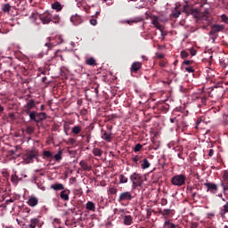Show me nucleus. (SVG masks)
I'll use <instances>...</instances> for the list:
<instances>
[{"instance_id":"f257e3e1","label":"nucleus","mask_w":228,"mask_h":228,"mask_svg":"<svg viewBox=\"0 0 228 228\" xmlns=\"http://www.w3.org/2000/svg\"><path fill=\"white\" fill-rule=\"evenodd\" d=\"M171 183L174 186H183L186 183V176L184 175H176L172 177Z\"/></svg>"},{"instance_id":"f03ea898","label":"nucleus","mask_w":228,"mask_h":228,"mask_svg":"<svg viewBox=\"0 0 228 228\" xmlns=\"http://www.w3.org/2000/svg\"><path fill=\"white\" fill-rule=\"evenodd\" d=\"M130 181L132 182L133 186H142V175L138 173L131 175Z\"/></svg>"},{"instance_id":"7ed1b4c3","label":"nucleus","mask_w":228,"mask_h":228,"mask_svg":"<svg viewBox=\"0 0 228 228\" xmlns=\"http://www.w3.org/2000/svg\"><path fill=\"white\" fill-rule=\"evenodd\" d=\"M133 200V193L131 191H125L119 195L118 202H127Z\"/></svg>"},{"instance_id":"20e7f679","label":"nucleus","mask_w":228,"mask_h":228,"mask_svg":"<svg viewBox=\"0 0 228 228\" xmlns=\"http://www.w3.org/2000/svg\"><path fill=\"white\" fill-rule=\"evenodd\" d=\"M70 22L73 23V26H79V24H83V17L78 14L72 15Z\"/></svg>"},{"instance_id":"39448f33","label":"nucleus","mask_w":228,"mask_h":228,"mask_svg":"<svg viewBox=\"0 0 228 228\" xmlns=\"http://www.w3.org/2000/svg\"><path fill=\"white\" fill-rule=\"evenodd\" d=\"M224 29H225V26L224 25H213L210 30V35H215V33H220V31H224Z\"/></svg>"},{"instance_id":"423d86ee","label":"nucleus","mask_w":228,"mask_h":228,"mask_svg":"<svg viewBox=\"0 0 228 228\" xmlns=\"http://www.w3.org/2000/svg\"><path fill=\"white\" fill-rule=\"evenodd\" d=\"M27 204L30 206V208H35L38 204V198L35 196H30L28 198V200L27 201Z\"/></svg>"},{"instance_id":"0eeeda50","label":"nucleus","mask_w":228,"mask_h":228,"mask_svg":"<svg viewBox=\"0 0 228 228\" xmlns=\"http://www.w3.org/2000/svg\"><path fill=\"white\" fill-rule=\"evenodd\" d=\"M35 100H30L26 105H25V111L27 114H29V111L35 108Z\"/></svg>"},{"instance_id":"6e6552de","label":"nucleus","mask_w":228,"mask_h":228,"mask_svg":"<svg viewBox=\"0 0 228 228\" xmlns=\"http://www.w3.org/2000/svg\"><path fill=\"white\" fill-rule=\"evenodd\" d=\"M79 166L82 169L85 170V172H90V170H92V167L88 166V162H86V160H81L79 162Z\"/></svg>"},{"instance_id":"1a4fd4ad","label":"nucleus","mask_w":228,"mask_h":228,"mask_svg":"<svg viewBox=\"0 0 228 228\" xmlns=\"http://www.w3.org/2000/svg\"><path fill=\"white\" fill-rule=\"evenodd\" d=\"M123 224L124 225H132L133 224V216L129 215H126L123 216Z\"/></svg>"},{"instance_id":"9d476101","label":"nucleus","mask_w":228,"mask_h":228,"mask_svg":"<svg viewBox=\"0 0 228 228\" xmlns=\"http://www.w3.org/2000/svg\"><path fill=\"white\" fill-rule=\"evenodd\" d=\"M142 69V62H134L131 66V72H138Z\"/></svg>"},{"instance_id":"9b49d317","label":"nucleus","mask_w":228,"mask_h":228,"mask_svg":"<svg viewBox=\"0 0 228 228\" xmlns=\"http://www.w3.org/2000/svg\"><path fill=\"white\" fill-rule=\"evenodd\" d=\"M205 186L207 187L208 191H216V190H218V187L216 186V184L212 183H206Z\"/></svg>"},{"instance_id":"f8f14e48","label":"nucleus","mask_w":228,"mask_h":228,"mask_svg":"<svg viewBox=\"0 0 228 228\" xmlns=\"http://www.w3.org/2000/svg\"><path fill=\"white\" fill-rule=\"evenodd\" d=\"M228 213V201L221 208L219 215L222 218H225V214Z\"/></svg>"},{"instance_id":"ddd939ff","label":"nucleus","mask_w":228,"mask_h":228,"mask_svg":"<svg viewBox=\"0 0 228 228\" xmlns=\"http://www.w3.org/2000/svg\"><path fill=\"white\" fill-rule=\"evenodd\" d=\"M70 194V191L69 190H63L61 192V199L62 200H69V195Z\"/></svg>"},{"instance_id":"4468645a","label":"nucleus","mask_w":228,"mask_h":228,"mask_svg":"<svg viewBox=\"0 0 228 228\" xmlns=\"http://www.w3.org/2000/svg\"><path fill=\"white\" fill-rule=\"evenodd\" d=\"M39 222H40V219H38L37 217L32 218V219H30L28 227L29 228H37V226L38 225Z\"/></svg>"},{"instance_id":"2eb2a0df","label":"nucleus","mask_w":228,"mask_h":228,"mask_svg":"<svg viewBox=\"0 0 228 228\" xmlns=\"http://www.w3.org/2000/svg\"><path fill=\"white\" fill-rule=\"evenodd\" d=\"M86 209L88 211H95V204L92 201H87L86 204Z\"/></svg>"},{"instance_id":"dca6fc26","label":"nucleus","mask_w":228,"mask_h":228,"mask_svg":"<svg viewBox=\"0 0 228 228\" xmlns=\"http://www.w3.org/2000/svg\"><path fill=\"white\" fill-rule=\"evenodd\" d=\"M62 154H63V151L60 150L57 154L53 155V159H55V161H57L58 163H60V161H61L63 158Z\"/></svg>"},{"instance_id":"f3484780","label":"nucleus","mask_w":228,"mask_h":228,"mask_svg":"<svg viewBox=\"0 0 228 228\" xmlns=\"http://www.w3.org/2000/svg\"><path fill=\"white\" fill-rule=\"evenodd\" d=\"M52 190H54L55 191H58V190H65V187L63 186V183H55L51 185Z\"/></svg>"},{"instance_id":"a211bd4d","label":"nucleus","mask_w":228,"mask_h":228,"mask_svg":"<svg viewBox=\"0 0 228 228\" xmlns=\"http://www.w3.org/2000/svg\"><path fill=\"white\" fill-rule=\"evenodd\" d=\"M102 138L105 140V142H111V133L103 132Z\"/></svg>"},{"instance_id":"6ab92c4d","label":"nucleus","mask_w":228,"mask_h":228,"mask_svg":"<svg viewBox=\"0 0 228 228\" xmlns=\"http://www.w3.org/2000/svg\"><path fill=\"white\" fill-rule=\"evenodd\" d=\"M53 10H56V12H61L62 6L59 2H55L52 4Z\"/></svg>"},{"instance_id":"aec40b11","label":"nucleus","mask_w":228,"mask_h":228,"mask_svg":"<svg viewBox=\"0 0 228 228\" xmlns=\"http://www.w3.org/2000/svg\"><path fill=\"white\" fill-rule=\"evenodd\" d=\"M12 10V5H10V4H4L2 5V11L4 13H10V11Z\"/></svg>"},{"instance_id":"412c9836","label":"nucleus","mask_w":228,"mask_h":228,"mask_svg":"<svg viewBox=\"0 0 228 228\" xmlns=\"http://www.w3.org/2000/svg\"><path fill=\"white\" fill-rule=\"evenodd\" d=\"M38 158V154L36 152H31L27 155V159L28 161H33V159H37Z\"/></svg>"},{"instance_id":"4be33fe9","label":"nucleus","mask_w":228,"mask_h":228,"mask_svg":"<svg viewBox=\"0 0 228 228\" xmlns=\"http://www.w3.org/2000/svg\"><path fill=\"white\" fill-rule=\"evenodd\" d=\"M41 22H43V24H49V22H52L51 16L50 15L43 16L41 18Z\"/></svg>"},{"instance_id":"5701e85b","label":"nucleus","mask_w":228,"mask_h":228,"mask_svg":"<svg viewBox=\"0 0 228 228\" xmlns=\"http://www.w3.org/2000/svg\"><path fill=\"white\" fill-rule=\"evenodd\" d=\"M28 116H29L30 120H34V122H40V120L37 119V112L29 111Z\"/></svg>"},{"instance_id":"b1692460","label":"nucleus","mask_w":228,"mask_h":228,"mask_svg":"<svg viewBox=\"0 0 228 228\" xmlns=\"http://www.w3.org/2000/svg\"><path fill=\"white\" fill-rule=\"evenodd\" d=\"M92 152H93L94 156H98V157L102 156V151L99 148H94Z\"/></svg>"},{"instance_id":"393cba45","label":"nucleus","mask_w":228,"mask_h":228,"mask_svg":"<svg viewBox=\"0 0 228 228\" xmlns=\"http://www.w3.org/2000/svg\"><path fill=\"white\" fill-rule=\"evenodd\" d=\"M149 167H151V163L149 162V160L147 159H144L142 160V170L149 168Z\"/></svg>"},{"instance_id":"a878e982","label":"nucleus","mask_w":228,"mask_h":228,"mask_svg":"<svg viewBox=\"0 0 228 228\" xmlns=\"http://www.w3.org/2000/svg\"><path fill=\"white\" fill-rule=\"evenodd\" d=\"M176 225L170 221H165L163 228H175Z\"/></svg>"},{"instance_id":"bb28decb","label":"nucleus","mask_w":228,"mask_h":228,"mask_svg":"<svg viewBox=\"0 0 228 228\" xmlns=\"http://www.w3.org/2000/svg\"><path fill=\"white\" fill-rule=\"evenodd\" d=\"M72 133L74 134H79V133H81V126H73Z\"/></svg>"},{"instance_id":"cd10ccee","label":"nucleus","mask_w":228,"mask_h":228,"mask_svg":"<svg viewBox=\"0 0 228 228\" xmlns=\"http://www.w3.org/2000/svg\"><path fill=\"white\" fill-rule=\"evenodd\" d=\"M43 156L45 158H50V159H53V153L50 151H45L43 152Z\"/></svg>"},{"instance_id":"c85d7f7f","label":"nucleus","mask_w":228,"mask_h":228,"mask_svg":"<svg viewBox=\"0 0 228 228\" xmlns=\"http://www.w3.org/2000/svg\"><path fill=\"white\" fill-rule=\"evenodd\" d=\"M86 65H95V59L94 57H90L86 61Z\"/></svg>"},{"instance_id":"c756f323","label":"nucleus","mask_w":228,"mask_h":228,"mask_svg":"<svg viewBox=\"0 0 228 228\" xmlns=\"http://www.w3.org/2000/svg\"><path fill=\"white\" fill-rule=\"evenodd\" d=\"M119 183H120V184H125L126 183H127V177H126V175H119Z\"/></svg>"},{"instance_id":"7c9ffc66","label":"nucleus","mask_w":228,"mask_h":228,"mask_svg":"<svg viewBox=\"0 0 228 228\" xmlns=\"http://www.w3.org/2000/svg\"><path fill=\"white\" fill-rule=\"evenodd\" d=\"M52 22H53V24H60V15H54L52 18Z\"/></svg>"},{"instance_id":"2f4dec72","label":"nucleus","mask_w":228,"mask_h":228,"mask_svg":"<svg viewBox=\"0 0 228 228\" xmlns=\"http://www.w3.org/2000/svg\"><path fill=\"white\" fill-rule=\"evenodd\" d=\"M37 117H39V120H45L47 114H45V112H40L37 114Z\"/></svg>"},{"instance_id":"473e14b6","label":"nucleus","mask_w":228,"mask_h":228,"mask_svg":"<svg viewBox=\"0 0 228 228\" xmlns=\"http://www.w3.org/2000/svg\"><path fill=\"white\" fill-rule=\"evenodd\" d=\"M27 133L28 134H33V133H35V128L33 126H28Z\"/></svg>"},{"instance_id":"72a5a7b5","label":"nucleus","mask_w":228,"mask_h":228,"mask_svg":"<svg viewBox=\"0 0 228 228\" xmlns=\"http://www.w3.org/2000/svg\"><path fill=\"white\" fill-rule=\"evenodd\" d=\"M142 149V144L137 143L134 149V152H139V151Z\"/></svg>"},{"instance_id":"f704fd0d","label":"nucleus","mask_w":228,"mask_h":228,"mask_svg":"<svg viewBox=\"0 0 228 228\" xmlns=\"http://www.w3.org/2000/svg\"><path fill=\"white\" fill-rule=\"evenodd\" d=\"M152 24L157 28V29H159L161 31V27L159 26V23L157 20H153Z\"/></svg>"},{"instance_id":"c9c22d12","label":"nucleus","mask_w":228,"mask_h":228,"mask_svg":"<svg viewBox=\"0 0 228 228\" xmlns=\"http://www.w3.org/2000/svg\"><path fill=\"white\" fill-rule=\"evenodd\" d=\"M189 54H188V52L186 51H182L181 52V57L182 58H188Z\"/></svg>"},{"instance_id":"e433bc0d","label":"nucleus","mask_w":228,"mask_h":228,"mask_svg":"<svg viewBox=\"0 0 228 228\" xmlns=\"http://www.w3.org/2000/svg\"><path fill=\"white\" fill-rule=\"evenodd\" d=\"M90 24H91L92 26H97V20H95V19L90 20Z\"/></svg>"},{"instance_id":"4c0bfd02","label":"nucleus","mask_w":228,"mask_h":228,"mask_svg":"<svg viewBox=\"0 0 228 228\" xmlns=\"http://www.w3.org/2000/svg\"><path fill=\"white\" fill-rule=\"evenodd\" d=\"M11 181L14 184H17V183H19V181L17 180V176H12Z\"/></svg>"},{"instance_id":"58836bf2","label":"nucleus","mask_w":228,"mask_h":228,"mask_svg":"<svg viewBox=\"0 0 228 228\" xmlns=\"http://www.w3.org/2000/svg\"><path fill=\"white\" fill-rule=\"evenodd\" d=\"M45 47H48V49H53V47H54V45L51 44V43H45Z\"/></svg>"},{"instance_id":"ea45409f","label":"nucleus","mask_w":228,"mask_h":228,"mask_svg":"<svg viewBox=\"0 0 228 228\" xmlns=\"http://www.w3.org/2000/svg\"><path fill=\"white\" fill-rule=\"evenodd\" d=\"M185 70H186V72H189V73L194 72V69L192 67H187V68H185Z\"/></svg>"},{"instance_id":"a19ab883","label":"nucleus","mask_w":228,"mask_h":228,"mask_svg":"<svg viewBox=\"0 0 228 228\" xmlns=\"http://www.w3.org/2000/svg\"><path fill=\"white\" fill-rule=\"evenodd\" d=\"M161 204H162V206H167V204H168V200L167 199H162Z\"/></svg>"},{"instance_id":"79ce46f5","label":"nucleus","mask_w":228,"mask_h":228,"mask_svg":"<svg viewBox=\"0 0 228 228\" xmlns=\"http://www.w3.org/2000/svg\"><path fill=\"white\" fill-rule=\"evenodd\" d=\"M197 227H199V224L195 222L191 223V228H197Z\"/></svg>"},{"instance_id":"37998d69","label":"nucleus","mask_w":228,"mask_h":228,"mask_svg":"<svg viewBox=\"0 0 228 228\" xmlns=\"http://www.w3.org/2000/svg\"><path fill=\"white\" fill-rule=\"evenodd\" d=\"M224 181H228V172L224 171V175H223Z\"/></svg>"},{"instance_id":"c03bdc74","label":"nucleus","mask_w":228,"mask_h":228,"mask_svg":"<svg viewBox=\"0 0 228 228\" xmlns=\"http://www.w3.org/2000/svg\"><path fill=\"white\" fill-rule=\"evenodd\" d=\"M110 191L112 195H115V193H117V189H115L114 187L110 189Z\"/></svg>"},{"instance_id":"a18cd8bd","label":"nucleus","mask_w":228,"mask_h":228,"mask_svg":"<svg viewBox=\"0 0 228 228\" xmlns=\"http://www.w3.org/2000/svg\"><path fill=\"white\" fill-rule=\"evenodd\" d=\"M133 161L134 162L135 165H138V161H139L138 156H135V157L133 159Z\"/></svg>"},{"instance_id":"49530a36","label":"nucleus","mask_w":228,"mask_h":228,"mask_svg":"<svg viewBox=\"0 0 228 228\" xmlns=\"http://www.w3.org/2000/svg\"><path fill=\"white\" fill-rule=\"evenodd\" d=\"M162 215H170V209H164Z\"/></svg>"},{"instance_id":"de8ad7c7","label":"nucleus","mask_w":228,"mask_h":228,"mask_svg":"<svg viewBox=\"0 0 228 228\" xmlns=\"http://www.w3.org/2000/svg\"><path fill=\"white\" fill-rule=\"evenodd\" d=\"M131 22L136 23V22H138V20L136 19H132V20H127V24H131Z\"/></svg>"},{"instance_id":"09e8293b","label":"nucleus","mask_w":228,"mask_h":228,"mask_svg":"<svg viewBox=\"0 0 228 228\" xmlns=\"http://www.w3.org/2000/svg\"><path fill=\"white\" fill-rule=\"evenodd\" d=\"M117 211H118V213H124V209H122V208L119 209V210L117 209V208H115V209H114V213H117Z\"/></svg>"},{"instance_id":"8fccbe9b","label":"nucleus","mask_w":228,"mask_h":228,"mask_svg":"<svg viewBox=\"0 0 228 228\" xmlns=\"http://www.w3.org/2000/svg\"><path fill=\"white\" fill-rule=\"evenodd\" d=\"M191 63V61H184L183 65H190Z\"/></svg>"},{"instance_id":"3c124183","label":"nucleus","mask_w":228,"mask_h":228,"mask_svg":"<svg viewBox=\"0 0 228 228\" xmlns=\"http://www.w3.org/2000/svg\"><path fill=\"white\" fill-rule=\"evenodd\" d=\"M191 56H195V54H197V51L191 50Z\"/></svg>"},{"instance_id":"603ef678","label":"nucleus","mask_w":228,"mask_h":228,"mask_svg":"<svg viewBox=\"0 0 228 228\" xmlns=\"http://www.w3.org/2000/svg\"><path fill=\"white\" fill-rule=\"evenodd\" d=\"M4 111V107L0 105V115Z\"/></svg>"},{"instance_id":"864d4df0","label":"nucleus","mask_w":228,"mask_h":228,"mask_svg":"<svg viewBox=\"0 0 228 228\" xmlns=\"http://www.w3.org/2000/svg\"><path fill=\"white\" fill-rule=\"evenodd\" d=\"M5 202H6V204H10V203L13 202V200L10 199V200H7Z\"/></svg>"},{"instance_id":"5fc2aeb1","label":"nucleus","mask_w":228,"mask_h":228,"mask_svg":"<svg viewBox=\"0 0 228 228\" xmlns=\"http://www.w3.org/2000/svg\"><path fill=\"white\" fill-rule=\"evenodd\" d=\"M213 154H214V151H213V150H209V153H208V156H213Z\"/></svg>"},{"instance_id":"6e6d98bb","label":"nucleus","mask_w":228,"mask_h":228,"mask_svg":"<svg viewBox=\"0 0 228 228\" xmlns=\"http://www.w3.org/2000/svg\"><path fill=\"white\" fill-rule=\"evenodd\" d=\"M170 122H171V124H174V123L175 122V118H170Z\"/></svg>"},{"instance_id":"4d7b16f0","label":"nucleus","mask_w":228,"mask_h":228,"mask_svg":"<svg viewBox=\"0 0 228 228\" xmlns=\"http://www.w3.org/2000/svg\"><path fill=\"white\" fill-rule=\"evenodd\" d=\"M209 216H215V214H208V218H209Z\"/></svg>"},{"instance_id":"13d9d810","label":"nucleus","mask_w":228,"mask_h":228,"mask_svg":"<svg viewBox=\"0 0 228 228\" xmlns=\"http://www.w3.org/2000/svg\"><path fill=\"white\" fill-rule=\"evenodd\" d=\"M94 92H95L96 94H98V93H99V90H97V88H95V89H94Z\"/></svg>"},{"instance_id":"bf43d9fd","label":"nucleus","mask_w":228,"mask_h":228,"mask_svg":"<svg viewBox=\"0 0 228 228\" xmlns=\"http://www.w3.org/2000/svg\"><path fill=\"white\" fill-rule=\"evenodd\" d=\"M59 39L61 40L60 44H61V42H63V39L61 37H59Z\"/></svg>"},{"instance_id":"052dcab7","label":"nucleus","mask_w":228,"mask_h":228,"mask_svg":"<svg viewBox=\"0 0 228 228\" xmlns=\"http://www.w3.org/2000/svg\"><path fill=\"white\" fill-rule=\"evenodd\" d=\"M160 66L165 67V63L161 62Z\"/></svg>"},{"instance_id":"680f3d73","label":"nucleus","mask_w":228,"mask_h":228,"mask_svg":"<svg viewBox=\"0 0 228 228\" xmlns=\"http://www.w3.org/2000/svg\"><path fill=\"white\" fill-rule=\"evenodd\" d=\"M218 197H220V199H222L223 195L222 194H218Z\"/></svg>"},{"instance_id":"e2e57ef3","label":"nucleus","mask_w":228,"mask_h":228,"mask_svg":"<svg viewBox=\"0 0 228 228\" xmlns=\"http://www.w3.org/2000/svg\"><path fill=\"white\" fill-rule=\"evenodd\" d=\"M222 200H224V202H225V198H222Z\"/></svg>"},{"instance_id":"0e129e2a","label":"nucleus","mask_w":228,"mask_h":228,"mask_svg":"<svg viewBox=\"0 0 228 228\" xmlns=\"http://www.w3.org/2000/svg\"><path fill=\"white\" fill-rule=\"evenodd\" d=\"M41 110H44V105H41Z\"/></svg>"},{"instance_id":"69168bd1","label":"nucleus","mask_w":228,"mask_h":228,"mask_svg":"<svg viewBox=\"0 0 228 228\" xmlns=\"http://www.w3.org/2000/svg\"><path fill=\"white\" fill-rule=\"evenodd\" d=\"M159 58H163V54L159 55Z\"/></svg>"},{"instance_id":"338daca9","label":"nucleus","mask_w":228,"mask_h":228,"mask_svg":"<svg viewBox=\"0 0 228 228\" xmlns=\"http://www.w3.org/2000/svg\"><path fill=\"white\" fill-rule=\"evenodd\" d=\"M224 228H228V226H227V225H225Z\"/></svg>"},{"instance_id":"774afa93","label":"nucleus","mask_w":228,"mask_h":228,"mask_svg":"<svg viewBox=\"0 0 228 228\" xmlns=\"http://www.w3.org/2000/svg\"><path fill=\"white\" fill-rule=\"evenodd\" d=\"M47 40H50V37H48Z\"/></svg>"}]
</instances>
